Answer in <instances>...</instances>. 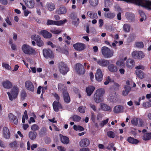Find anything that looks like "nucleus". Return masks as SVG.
Listing matches in <instances>:
<instances>
[{
    "label": "nucleus",
    "instance_id": "obj_1",
    "mask_svg": "<svg viewBox=\"0 0 151 151\" xmlns=\"http://www.w3.org/2000/svg\"><path fill=\"white\" fill-rule=\"evenodd\" d=\"M127 2L132 3L136 5L141 6L148 9L151 7V1L146 0H120Z\"/></svg>",
    "mask_w": 151,
    "mask_h": 151
},
{
    "label": "nucleus",
    "instance_id": "obj_2",
    "mask_svg": "<svg viewBox=\"0 0 151 151\" xmlns=\"http://www.w3.org/2000/svg\"><path fill=\"white\" fill-rule=\"evenodd\" d=\"M23 52L29 55H35L37 53L35 50L29 45L24 44L22 47Z\"/></svg>",
    "mask_w": 151,
    "mask_h": 151
},
{
    "label": "nucleus",
    "instance_id": "obj_3",
    "mask_svg": "<svg viewBox=\"0 0 151 151\" xmlns=\"http://www.w3.org/2000/svg\"><path fill=\"white\" fill-rule=\"evenodd\" d=\"M104 89L100 88L97 90L94 95V100L96 103H99L102 101V94L104 93Z\"/></svg>",
    "mask_w": 151,
    "mask_h": 151
},
{
    "label": "nucleus",
    "instance_id": "obj_4",
    "mask_svg": "<svg viewBox=\"0 0 151 151\" xmlns=\"http://www.w3.org/2000/svg\"><path fill=\"white\" fill-rule=\"evenodd\" d=\"M101 51L102 55L105 58H111L113 56L114 53L113 50H110L106 46H104L101 47Z\"/></svg>",
    "mask_w": 151,
    "mask_h": 151
},
{
    "label": "nucleus",
    "instance_id": "obj_5",
    "mask_svg": "<svg viewBox=\"0 0 151 151\" xmlns=\"http://www.w3.org/2000/svg\"><path fill=\"white\" fill-rule=\"evenodd\" d=\"M19 92V89L17 86H14L12 89L11 93L9 92H7V94L9 96V99L12 101L13 99H15L18 94Z\"/></svg>",
    "mask_w": 151,
    "mask_h": 151
},
{
    "label": "nucleus",
    "instance_id": "obj_6",
    "mask_svg": "<svg viewBox=\"0 0 151 151\" xmlns=\"http://www.w3.org/2000/svg\"><path fill=\"white\" fill-rule=\"evenodd\" d=\"M132 56L135 59L141 60L144 58L145 54L144 52L141 51H134L132 53Z\"/></svg>",
    "mask_w": 151,
    "mask_h": 151
},
{
    "label": "nucleus",
    "instance_id": "obj_7",
    "mask_svg": "<svg viewBox=\"0 0 151 151\" xmlns=\"http://www.w3.org/2000/svg\"><path fill=\"white\" fill-rule=\"evenodd\" d=\"M60 72L63 75L66 74L69 70V68L67 65L63 62L60 63L59 65Z\"/></svg>",
    "mask_w": 151,
    "mask_h": 151
},
{
    "label": "nucleus",
    "instance_id": "obj_8",
    "mask_svg": "<svg viewBox=\"0 0 151 151\" xmlns=\"http://www.w3.org/2000/svg\"><path fill=\"white\" fill-rule=\"evenodd\" d=\"M67 22V20L66 19H65L63 20H60L58 21H55L51 20L48 19L47 20V25H60L64 24Z\"/></svg>",
    "mask_w": 151,
    "mask_h": 151
},
{
    "label": "nucleus",
    "instance_id": "obj_9",
    "mask_svg": "<svg viewBox=\"0 0 151 151\" xmlns=\"http://www.w3.org/2000/svg\"><path fill=\"white\" fill-rule=\"evenodd\" d=\"M132 124L133 125L142 127L143 126V121L140 118H134L131 121Z\"/></svg>",
    "mask_w": 151,
    "mask_h": 151
},
{
    "label": "nucleus",
    "instance_id": "obj_10",
    "mask_svg": "<svg viewBox=\"0 0 151 151\" xmlns=\"http://www.w3.org/2000/svg\"><path fill=\"white\" fill-rule=\"evenodd\" d=\"M43 53L44 57L46 58H52L53 57L52 52L49 49H44Z\"/></svg>",
    "mask_w": 151,
    "mask_h": 151
},
{
    "label": "nucleus",
    "instance_id": "obj_11",
    "mask_svg": "<svg viewBox=\"0 0 151 151\" xmlns=\"http://www.w3.org/2000/svg\"><path fill=\"white\" fill-rule=\"evenodd\" d=\"M75 70L80 74H83L85 72V70L83 65L80 63H77L76 65Z\"/></svg>",
    "mask_w": 151,
    "mask_h": 151
},
{
    "label": "nucleus",
    "instance_id": "obj_12",
    "mask_svg": "<svg viewBox=\"0 0 151 151\" xmlns=\"http://www.w3.org/2000/svg\"><path fill=\"white\" fill-rule=\"evenodd\" d=\"M25 88L28 90L32 92L34 91V86L32 83L30 81H26L25 83Z\"/></svg>",
    "mask_w": 151,
    "mask_h": 151
},
{
    "label": "nucleus",
    "instance_id": "obj_13",
    "mask_svg": "<svg viewBox=\"0 0 151 151\" xmlns=\"http://www.w3.org/2000/svg\"><path fill=\"white\" fill-rule=\"evenodd\" d=\"M95 77L96 80L98 82H100L102 80L103 74L100 69H97L95 75Z\"/></svg>",
    "mask_w": 151,
    "mask_h": 151
},
{
    "label": "nucleus",
    "instance_id": "obj_14",
    "mask_svg": "<svg viewBox=\"0 0 151 151\" xmlns=\"http://www.w3.org/2000/svg\"><path fill=\"white\" fill-rule=\"evenodd\" d=\"M53 109L55 111L58 112L59 109H62L63 107L61 104L59 102L55 101L52 104Z\"/></svg>",
    "mask_w": 151,
    "mask_h": 151
},
{
    "label": "nucleus",
    "instance_id": "obj_15",
    "mask_svg": "<svg viewBox=\"0 0 151 151\" xmlns=\"http://www.w3.org/2000/svg\"><path fill=\"white\" fill-rule=\"evenodd\" d=\"M89 144V140L86 138L82 139L79 142L80 146L82 147H86L88 146Z\"/></svg>",
    "mask_w": 151,
    "mask_h": 151
},
{
    "label": "nucleus",
    "instance_id": "obj_16",
    "mask_svg": "<svg viewBox=\"0 0 151 151\" xmlns=\"http://www.w3.org/2000/svg\"><path fill=\"white\" fill-rule=\"evenodd\" d=\"M97 63L99 65L103 67H106L109 64V62L108 60L102 59L98 60Z\"/></svg>",
    "mask_w": 151,
    "mask_h": 151
},
{
    "label": "nucleus",
    "instance_id": "obj_17",
    "mask_svg": "<svg viewBox=\"0 0 151 151\" xmlns=\"http://www.w3.org/2000/svg\"><path fill=\"white\" fill-rule=\"evenodd\" d=\"M3 137L6 139H9L10 137V132L9 129L6 127H4L3 129Z\"/></svg>",
    "mask_w": 151,
    "mask_h": 151
},
{
    "label": "nucleus",
    "instance_id": "obj_18",
    "mask_svg": "<svg viewBox=\"0 0 151 151\" xmlns=\"http://www.w3.org/2000/svg\"><path fill=\"white\" fill-rule=\"evenodd\" d=\"M74 48L79 51L82 50L85 48V45L81 43H77L74 44L73 45Z\"/></svg>",
    "mask_w": 151,
    "mask_h": 151
},
{
    "label": "nucleus",
    "instance_id": "obj_19",
    "mask_svg": "<svg viewBox=\"0 0 151 151\" xmlns=\"http://www.w3.org/2000/svg\"><path fill=\"white\" fill-rule=\"evenodd\" d=\"M124 109V108L123 106L119 105L114 107L113 111L114 113L117 114L123 112Z\"/></svg>",
    "mask_w": 151,
    "mask_h": 151
},
{
    "label": "nucleus",
    "instance_id": "obj_20",
    "mask_svg": "<svg viewBox=\"0 0 151 151\" xmlns=\"http://www.w3.org/2000/svg\"><path fill=\"white\" fill-rule=\"evenodd\" d=\"M100 106L101 109L103 111L109 112H111L112 111L111 107L106 104L101 103Z\"/></svg>",
    "mask_w": 151,
    "mask_h": 151
},
{
    "label": "nucleus",
    "instance_id": "obj_21",
    "mask_svg": "<svg viewBox=\"0 0 151 151\" xmlns=\"http://www.w3.org/2000/svg\"><path fill=\"white\" fill-rule=\"evenodd\" d=\"M135 62L134 60L129 59L126 61V65L127 67L130 69L132 68L134 65Z\"/></svg>",
    "mask_w": 151,
    "mask_h": 151
},
{
    "label": "nucleus",
    "instance_id": "obj_22",
    "mask_svg": "<svg viewBox=\"0 0 151 151\" xmlns=\"http://www.w3.org/2000/svg\"><path fill=\"white\" fill-rule=\"evenodd\" d=\"M40 33L43 37L45 38L49 39L52 36V35L51 33L45 30H41Z\"/></svg>",
    "mask_w": 151,
    "mask_h": 151
},
{
    "label": "nucleus",
    "instance_id": "obj_23",
    "mask_svg": "<svg viewBox=\"0 0 151 151\" xmlns=\"http://www.w3.org/2000/svg\"><path fill=\"white\" fill-rule=\"evenodd\" d=\"M59 136L61 142L65 144H68L69 142V138L67 137L60 134Z\"/></svg>",
    "mask_w": 151,
    "mask_h": 151
},
{
    "label": "nucleus",
    "instance_id": "obj_24",
    "mask_svg": "<svg viewBox=\"0 0 151 151\" xmlns=\"http://www.w3.org/2000/svg\"><path fill=\"white\" fill-rule=\"evenodd\" d=\"M95 89V87L92 86H89L86 88V92L88 96H90Z\"/></svg>",
    "mask_w": 151,
    "mask_h": 151
},
{
    "label": "nucleus",
    "instance_id": "obj_25",
    "mask_svg": "<svg viewBox=\"0 0 151 151\" xmlns=\"http://www.w3.org/2000/svg\"><path fill=\"white\" fill-rule=\"evenodd\" d=\"M63 95L64 100L65 102L69 103L70 101V98L69 94L67 91H63Z\"/></svg>",
    "mask_w": 151,
    "mask_h": 151
},
{
    "label": "nucleus",
    "instance_id": "obj_26",
    "mask_svg": "<svg viewBox=\"0 0 151 151\" xmlns=\"http://www.w3.org/2000/svg\"><path fill=\"white\" fill-rule=\"evenodd\" d=\"M67 10L65 7H60L56 10V12L58 14H64L66 13Z\"/></svg>",
    "mask_w": 151,
    "mask_h": 151
},
{
    "label": "nucleus",
    "instance_id": "obj_27",
    "mask_svg": "<svg viewBox=\"0 0 151 151\" xmlns=\"http://www.w3.org/2000/svg\"><path fill=\"white\" fill-rule=\"evenodd\" d=\"M8 116L9 120L11 121H13L15 124H17L18 123V119L17 116H15L11 113L9 114Z\"/></svg>",
    "mask_w": 151,
    "mask_h": 151
},
{
    "label": "nucleus",
    "instance_id": "obj_28",
    "mask_svg": "<svg viewBox=\"0 0 151 151\" xmlns=\"http://www.w3.org/2000/svg\"><path fill=\"white\" fill-rule=\"evenodd\" d=\"M29 137L32 140H34L36 139L37 133L35 131H30L29 133Z\"/></svg>",
    "mask_w": 151,
    "mask_h": 151
},
{
    "label": "nucleus",
    "instance_id": "obj_29",
    "mask_svg": "<svg viewBox=\"0 0 151 151\" xmlns=\"http://www.w3.org/2000/svg\"><path fill=\"white\" fill-rule=\"evenodd\" d=\"M117 96L116 95V93L114 92L110 95L109 100L110 102L114 103L117 101Z\"/></svg>",
    "mask_w": 151,
    "mask_h": 151
},
{
    "label": "nucleus",
    "instance_id": "obj_30",
    "mask_svg": "<svg viewBox=\"0 0 151 151\" xmlns=\"http://www.w3.org/2000/svg\"><path fill=\"white\" fill-rule=\"evenodd\" d=\"M109 70L111 72L115 73L117 71V67L113 64L109 65L108 67Z\"/></svg>",
    "mask_w": 151,
    "mask_h": 151
},
{
    "label": "nucleus",
    "instance_id": "obj_31",
    "mask_svg": "<svg viewBox=\"0 0 151 151\" xmlns=\"http://www.w3.org/2000/svg\"><path fill=\"white\" fill-rule=\"evenodd\" d=\"M25 3L27 6L29 8H32L35 5V2L34 0H29Z\"/></svg>",
    "mask_w": 151,
    "mask_h": 151
},
{
    "label": "nucleus",
    "instance_id": "obj_32",
    "mask_svg": "<svg viewBox=\"0 0 151 151\" xmlns=\"http://www.w3.org/2000/svg\"><path fill=\"white\" fill-rule=\"evenodd\" d=\"M2 85L4 88L8 89L11 88L12 86V83L8 81L3 82Z\"/></svg>",
    "mask_w": 151,
    "mask_h": 151
},
{
    "label": "nucleus",
    "instance_id": "obj_33",
    "mask_svg": "<svg viewBox=\"0 0 151 151\" xmlns=\"http://www.w3.org/2000/svg\"><path fill=\"white\" fill-rule=\"evenodd\" d=\"M124 88L125 90L123 91L122 94L123 96H125L127 95L129 92L131 90V87L129 86H125Z\"/></svg>",
    "mask_w": 151,
    "mask_h": 151
},
{
    "label": "nucleus",
    "instance_id": "obj_34",
    "mask_svg": "<svg viewBox=\"0 0 151 151\" xmlns=\"http://www.w3.org/2000/svg\"><path fill=\"white\" fill-rule=\"evenodd\" d=\"M47 129L46 128L43 127L40 130L39 134L41 137L45 136L47 134Z\"/></svg>",
    "mask_w": 151,
    "mask_h": 151
},
{
    "label": "nucleus",
    "instance_id": "obj_35",
    "mask_svg": "<svg viewBox=\"0 0 151 151\" xmlns=\"http://www.w3.org/2000/svg\"><path fill=\"white\" fill-rule=\"evenodd\" d=\"M136 74L139 78L142 79L144 78L143 72L139 70H136L135 71Z\"/></svg>",
    "mask_w": 151,
    "mask_h": 151
},
{
    "label": "nucleus",
    "instance_id": "obj_36",
    "mask_svg": "<svg viewBox=\"0 0 151 151\" xmlns=\"http://www.w3.org/2000/svg\"><path fill=\"white\" fill-rule=\"evenodd\" d=\"M46 6L47 9L50 11H53L55 8V4L52 3L47 4L46 5Z\"/></svg>",
    "mask_w": 151,
    "mask_h": 151
},
{
    "label": "nucleus",
    "instance_id": "obj_37",
    "mask_svg": "<svg viewBox=\"0 0 151 151\" xmlns=\"http://www.w3.org/2000/svg\"><path fill=\"white\" fill-rule=\"evenodd\" d=\"M143 139L145 141L151 139V132L149 133H147L144 134L142 137Z\"/></svg>",
    "mask_w": 151,
    "mask_h": 151
},
{
    "label": "nucleus",
    "instance_id": "obj_38",
    "mask_svg": "<svg viewBox=\"0 0 151 151\" xmlns=\"http://www.w3.org/2000/svg\"><path fill=\"white\" fill-rule=\"evenodd\" d=\"M104 16L107 18L112 19L115 16V14L114 13L109 12L107 13H105L104 14Z\"/></svg>",
    "mask_w": 151,
    "mask_h": 151
},
{
    "label": "nucleus",
    "instance_id": "obj_39",
    "mask_svg": "<svg viewBox=\"0 0 151 151\" xmlns=\"http://www.w3.org/2000/svg\"><path fill=\"white\" fill-rule=\"evenodd\" d=\"M130 25L127 24H124L123 26V30L126 32H129L130 31Z\"/></svg>",
    "mask_w": 151,
    "mask_h": 151
},
{
    "label": "nucleus",
    "instance_id": "obj_40",
    "mask_svg": "<svg viewBox=\"0 0 151 151\" xmlns=\"http://www.w3.org/2000/svg\"><path fill=\"white\" fill-rule=\"evenodd\" d=\"M139 14L141 18L140 20L141 22H142L144 20H145L146 19V15L144 13L142 10H139Z\"/></svg>",
    "mask_w": 151,
    "mask_h": 151
},
{
    "label": "nucleus",
    "instance_id": "obj_41",
    "mask_svg": "<svg viewBox=\"0 0 151 151\" xmlns=\"http://www.w3.org/2000/svg\"><path fill=\"white\" fill-rule=\"evenodd\" d=\"M127 140L129 143L132 144H137L139 142V141L136 139H134L131 137H129Z\"/></svg>",
    "mask_w": 151,
    "mask_h": 151
},
{
    "label": "nucleus",
    "instance_id": "obj_42",
    "mask_svg": "<svg viewBox=\"0 0 151 151\" xmlns=\"http://www.w3.org/2000/svg\"><path fill=\"white\" fill-rule=\"evenodd\" d=\"M127 17L128 20L133 21L134 20L135 16L134 14L132 13L127 14Z\"/></svg>",
    "mask_w": 151,
    "mask_h": 151
},
{
    "label": "nucleus",
    "instance_id": "obj_43",
    "mask_svg": "<svg viewBox=\"0 0 151 151\" xmlns=\"http://www.w3.org/2000/svg\"><path fill=\"white\" fill-rule=\"evenodd\" d=\"M135 47L137 48L141 49L144 47V44L142 42H137L135 43Z\"/></svg>",
    "mask_w": 151,
    "mask_h": 151
},
{
    "label": "nucleus",
    "instance_id": "obj_44",
    "mask_svg": "<svg viewBox=\"0 0 151 151\" xmlns=\"http://www.w3.org/2000/svg\"><path fill=\"white\" fill-rule=\"evenodd\" d=\"M90 5L93 6H96L98 4V0H89Z\"/></svg>",
    "mask_w": 151,
    "mask_h": 151
},
{
    "label": "nucleus",
    "instance_id": "obj_45",
    "mask_svg": "<svg viewBox=\"0 0 151 151\" xmlns=\"http://www.w3.org/2000/svg\"><path fill=\"white\" fill-rule=\"evenodd\" d=\"M58 90L59 91L63 93V91H67L65 86L61 83H59L58 86Z\"/></svg>",
    "mask_w": 151,
    "mask_h": 151
},
{
    "label": "nucleus",
    "instance_id": "obj_46",
    "mask_svg": "<svg viewBox=\"0 0 151 151\" xmlns=\"http://www.w3.org/2000/svg\"><path fill=\"white\" fill-rule=\"evenodd\" d=\"M71 118L74 122H79L81 119V117L76 115H73Z\"/></svg>",
    "mask_w": 151,
    "mask_h": 151
},
{
    "label": "nucleus",
    "instance_id": "obj_47",
    "mask_svg": "<svg viewBox=\"0 0 151 151\" xmlns=\"http://www.w3.org/2000/svg\"><path fill=\"white\" fill-rule=\"evenodd\" d=\"M73 129L76 131L80 130L83 131L84 130V128L82 127L80 125L77 126L76 125H74L73 126Z\"/></svg>",
    "mask_w": 151,
    "mask_h": 151
},
{
    "label": "nucleus",
    "instance_id": "obj_48",
    "mask_svg": "<svg viewBox=\"0 0 151 151\" xmlns=\"http://www.w3.org/2000/svg\"><path fill=\"white\" fill-rule=\"evenodd\" d=\"M68 47L65 45L63 48H61V53L67 55L68 54Z\"/></svg>",
    "mask_w": 151,
    "mask_h": 151
},
{
    "label": "nucleus",
    "instance_id": "obj_49",
    "mask_svg": "<svg viewBox=\"0 0 151 151\" xmlns=\"http://www.w3.org/2000/svg\"><path fill=\"white\" fill-rule=\"evenodd\" d=\"M135 37V35L133 33H131L128 38V40L130 42H132L134 40Z\"/></svg>",
    "mask_w": 151,
    "mask_h": 151
},
{
    "label": "nucleus",
    "instance_id": "obj_50",
    "mask_svg": "<svg viewBox=\"0 0 151 151\" xmlns=\"http://www.w3.org/2000/svg\"><path fill=\"white\" fill-rule=\"evenodd\" d=\"M31 38L32 40L37 42L38 40H40V37L38 35H35L32 36Z\"/></svg>",
    "mask_w": 151,
    "mask_h": 151
},
{
    "label": "nucleus",
    "instance_id": "obj_51",
    "mask_svg": "<svg viewBox=\"0 0 151 151\" xmlns=\"http://www.w3.org/2000/svg\"><path fill=\"white\" fill-rule=\"evenodd\" d=\"M31 129L33 131H37L39 130V127L36 124H34L32 126Z\"/></svg>",
    "mask_w": 151,
    "mask_h": 151
},
{
    "label": "nucleus",
    "instance_id": "obj_52",
    "mask_svg": "<svg viewBox=\"0 0 151 151\" xmlns=\"http://www.w3.org/2000/svg\"><path fill=\"white\" fill-rule=\"evenodd\" d=\"M116 64L118 66L121 67H123L125 65L124 63L122 60H119L116 63Z\"/></svg>",
    "mask_w": 151,
    "mask_h": 151
},
{
    "label": "nucleus",
    "instance_id": "obj_53",
    "mask_svg": "<svg viewBox=\"0 0 151 151\" xmlns=\"http://www.w3.org/2000/svg\"><path fill=\"white\" fill-rule=\"evenodd\" d=\"M2 66L4 68L8 70H11V67L9 64L4 63H2Z\"/></svg>",
    "mask_w": 151,
    "mask_h": 151
},
{
    "label": "nucleus",
    "instance_id": "obj_54",
    "mask_svg": "<svg viewBox=\"0 0 151 151\" xmlns=\"http://www.w3.org/2000/svg\"><path fill=\"white\" fill-rule=\"evenodd\" d=\"M104 6L105 7H108L111 5V2L109 0H105L104 1Z\"/></svg>",
    "mask_w": 151,
    "mask_h": 151
},
{
    "label": "nucleus",
    "instance_id": "obj_55",
    "mask_svg": "<svg viewBox=\"0 0 151 151\" xmlns=\"http://www.w3.org/2000/svg\"><path fill=\"white\" fill-rule=\"evenodd\" d=\"M107 135L110 138H114L115 137L114 133L112 131H109L107 132Z\"/></svg>",
    "mask_w": 151,
    "mask_h": 151
},
{
    "label": "nucleus",
    "instance_id": "obj_56",
    "mask_svg": "<svg viewBox=\"0 0 151 151\" xmlns=\"http://www.w3.org/2000/svg\"><path fill=\"white\" fill-rule=\"evenodd\" d=\"M143 106L145 108H149L151 106V104L148 102H144L143 104Z\"/></svg>",
    "mask_w": 151,
    "mask_h": 151
},
{
    "label": "nucleus",
    "instance_id": "obj_57",
    "mask_svg": "<svg viewBox=\"0 0 151 151\" xmlns=\"http://www.w3.org/2000/svg\"><path fill=\"white\" fill-rule=\"evenodd\" d=\"M50 32L55 34H58L60 33L61 32V30L54 29L51 30Z\"/></svg>",
    "mask_w": 151,
    "mask_h": 151
},
{
    "label": "nucleus",
    "instance_id": "obj_58",
    "mask_svg": "<svg viewBox=\"0 0 151 151\" xmlns=\"http://www.w3.org/2000/svg\"><path fill=\"white\" fill-rule=\"evenodd\" d=\"M26 96V93L24 90H22L21 93V96L22 99L24 100Z\"/></svg>",
    "mask_w": 151,
    "mask_h": 151
},
{
    "label": "nucleus",
    "instance_id": "obj_59",
    "mask_svg": "<svg viewBox=\"0 0 151 151\" xmlns=\"http://www.w3.org/2000/svg\"><path fill=\"white\" fill-rule=\"evenodd\" d=\"M85 106H80L78 109L79 111L81 113H84L85 112Z\"/></svg>",
    "mask_w": 151,
    "mask_h": 151
},
{
    "label": "nucleus",
    "instance_id": "obj_60",
    "mask_svg": "<svg viewBox=\"0 0 151 151\" xmlns=\"http://www.w3.org/2000/svg\"><path fill=\"white\" fill-rule=\"evenodd\" d=\"M109 121V119H107L106 120H104L100 124L101 126L103 127Z\"/></svg>",
    "mask_w": 151,
    "mask_h": 151
},
{
    "label": "nucleus",
    "instance_id": "obj_61",
    "mask_svg": "<svg viewBox=\"0 0 151 151\" xmlns=\"http://www.w3.org/2000/svg\"><path fill=\"white\" fill-rule=\"evenodd\" d=\"M37 45L38 46L41 47L43 45V41L41 40V38L40 40L37 42Z\"/></svg>",
    "mask_w": 151,
    "mask_h": 151
},
{
    "label": "nucleus",
    "instance_id": "obj_62",
    "mask_svg": "<svg viewBox=\"0 0 151 151\" xmlns=\"http://www.w3.org/2000/svg\"><path fill=\"white\" fill-rule=\"evenodd\" d=\"M79 18H77V21H73L72 22V23L75 26H77L79 24Z\"/></svg>",
    "mask_w": 151,
    "mask_h": 151
},
{
    "label": "nucleus",
    "instance_id": "obj_63",
    "mask_svg": "<svg viewBox=\"0 0 151 151\" xmlns=\"http://www.w3.org/2000/svg\"><path fill=\"white\" fill-rule=\"evenodd\" d=\"M91 119L92 121L93 122H95V120L96 118V116L93 113V112H91Z\"/></svg>",
    "mask_w": 151,
    "mask_h": 151
},
{
    "label": "nucleus",
    "instance_id": "obj_64",
    "mask_svg": "<svg viewBox=\"0 0 151 151\" xmlns=\"http://www.w3.org/2000/svg\"><path fill=\"white\" fill-rule=\"evenodd\" d=\"M57 149L59 151H65V149L64 147L61 146H58Z\"/></svg>",
    "mask_w": 151,
    "mask_h": 151
}]
</instances>
